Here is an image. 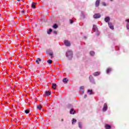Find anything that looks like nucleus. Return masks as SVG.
Wrapping results in <instances>:
<instances>
[{"label":"nucleus","instance_id":"nucleus-20","mask_svg":"<svg viewBox=\"0 0 129 129\" xmlns=\"http://www.w3.org/2000/svg\"><path fill=\"white\" fill-rule=\"evenodd\" d=\"M37 109H39V110H41V109H42V106H41V105H37Z\"/></svg>","mask_w":129,"mask_h":129},{"label":"nucleus","instance_id":"nucleus-37","mask_svg":"<svg viewBox=\"0 0 129 129\" xmlns=\"http://www.w3.org/2000/svg\"><path fill=\"white\" fill-rule=\"evenodd\" d=\"M81 88H83V87H81Z\"/></svg>","mask_w":129,"mask_h":129},{"label":"nucleus","instance_id":"nucleus-36","mask_svg":"<svg viewBox=\"0 0 129 129\" xmlns=\"http://www.w3.org/2000/svg\"><path fill=\"white\" fill-rule=\"evenodd\" d=\"M21 0H17V2H20Z\"/></svg>","mask_w":129,"mask_h":129},{"label":"nucleus","instance_id":"nucleus-2","mask_svg":"<svg viewBox=\"0 0 129 129\" xmlns=\"http://www.w3.org/2000/svg\"><path fill=\"white\" fill-rule=\"evenodd\" d=\"M101 17V15L99 13L95 14L93 16L94 19H99Z\"/></svg>","mask_w":129,"mask_h":129},{"label":"nucleus","instance_id":"nucleus-24","mask_svg":"<svg viewBox=\"0 0 129 129\" xmlns=\"http://www.w3.org/2000/svg\"><path fill=\"white\" fill-rule=\"evenodd\" d=\"M78 124H79V128H82V125L81 124V122H78Z\"/></svg>","mask_w":129,"mask_h":129},{"label":"nucleus","instance_id":"nucleus-19","mask_svg":"<svg viewBox=\"0 0 129 129\" xmlns=\"http://www.w3.org/2000/svg\"><path fill=\"white\" fill-rule=\"evenodd\" d=\"M89 79L91 82H93V77L92 76H90Z\"/></svg>","mask_w":129,"mask_h":129},{"label":"nucleus","instance_id":"nucleus-35","mask_svg":"<svg viewBox=\"0 0 129 129\" xmlns=\"http://www.w3.org/2000/svg\"><path fill=\"white\" fill-rule=\"evenodd\" d=\"M87 96L86 95H85V98Z\"/></svg>","mask_w":129,"mask_h":129},{"label":"nucleus","instance_id":"nucleus-7","mask_svg":"<svg viewBox=\"0 0 129 129\" xmlns=\"http://www.w3.org/2000/svg\"><path fill=\"white\" fill-rule=\"evenodd\" d=\"M41 61H42V59H41V58H37V60L35 61V63H36V64H38V65H39L40 62H41Z\"/></svg>","mask_w":129,"mask_h":129},{"label":"nucleus","instance_id":"nucleus-5","mask_svg":"<svg viewBox=\"0 0 129 129\" xmlns=\"http://www.w3.org/2000/svg\"><path fill=\"white\" fill-rule=\"evenodd\" d=\"M108 25L110 29H111V30H113V29H114V28L113 27V25H112V23L108 22Z\"/></svg>","mask_w":129,"mask_h":129},{"label":"nucleus","instance_id":"nucleus-28","mask_svg":"<svg viewBox=\"0 0 129 129\" xmlns=\"http://www.w3.org/2000/svg\"><path fill=\"white\" fill-rule=\"evenodd\" d=\"M25 113H26V114H28V113H30V110H25Z\"/></svg>","mask_w":129,"mask_h":129},{"label":"nucleus","instance_id":"nucleus-38","mask_svg":"<svg viewBox=\"0 0 129 129\" xmlns=\"http://www.w3.org/2000/svg\"><path fill=\"white\" fill-rule=\"evenodd\" d=\"M99 34H98V36H99Z\"/></svg>","mask_w":129,"mask_h":129},{"label":"nucleus","instance_id":"nucleus-17","mask_svg":"<svg viewBox=\"0 0 129 129\" xmlns=\"http://www.w3.org/2000/svg\"><path fill=\"white\" fill-rule=\"evenodd\" d=\"M45 94H46L47 96H49V95H51V92L46 91H45Z\"/></svg>","mask_w":129,"mask_h":129},{"label":"nucleus","instance_id":"nucleus-14","mask_svg":"<svg viewBox=\"0 0 129 129\" xmlns=\"http://www.w3.org/2000/svg\"><path fill=\"white\" fill-rule=\"evenodd\" d=\"M56 87H57V85L55 83H53L52 84V88H53V89H56Z\"/></svg>","mask_w":129,"mask_h":129},{"label":"nucleus","instance_id":"nucleus-30","mask_svg":"<svg viewBox=\"0 0 129 129\" xmlns=\"http://www.w3.org/2000/svg\"><path fill=\"white\" fill-rule=\"evenodd\" d=\"M21 13L22 14V15H24L25 14V10L22 11Z\"/></svg>","mask_w":129,"mask_h":129},{"label":"nucleus","instance_id":"nucleus-27","mask_svg":"<svg viewBox=\"0 0 129 129\" xmlns=\"http://www.w3.org/2000/svg\"><path fill=\"white\" fill-rule=\"evenodd\" d=\"M88 92L90 93L89 94L90 95H91V94H92V90H88Z\"/></svg>","mask_w":129,"mask_h":129},{"label":"nucleus","instance_id":"nucleus-32","mask_svg":"<svg viewBox=\"0 0 129 129\" xmlns=\"http://www.w3.org/2000/svg\"><path fill=\"white\" fill-rule=\"evenodd\" d=\"M70 24H73V21L72 20H70Z\"/></svg>","mask_w":129,"mask_h":129},{"label":"nucleus","instance_id":"nucleus-21","mask_svg":"<svg viewBox=\"0 0 129 129\" xmlns=\"http://www.w3.org/2000/svg\"><path fill=\"white\" fill-rule=\"evenodd\" d=\"M110 71H111V69L110 68H108L106 70V73L108 74L110 72Z\"/></svg>","mask_w":129,"mask_h":129},{"label":"nucleus","instance_id":"nucleus-11","mask_svg":"<svg viewBox=\"0 0 129 129\" xmlns=\"http://www.w3.org/2000/svg\"><path fill=\"white\" fill-rule=\"evenodd\" d=\"M105 127L106 129H110V128H111V126H110V125H108V124H106L105 125Z\"/></svg>","mask_w":129,"mask_h":129},{"label":"nucleus","instance_id":"nucleus-16","mask_svg":"<svg viewBox=\"0 0 129 129\" xmlns=\"http://www.w3.org/2000/svg\"><path fill=\"white\" fill-rule=\"evenodd\" d=\"M126 22H127L126 28H127V30H129V19L126 20Z\"/></svg>","mask_w":129,"mask_h":129},{"label":"nucleus","instance_id":"nucleus-25","mask_svg":"<svg viewBox=\"0 0 129 129\" xmlns=\"http://www.w3.org/2000/svg\"><path fill=\"white\" fill-rule=\"evenodd\" d=\"M77 119H75L74 118L73 119V121H72V124H74V122H77Z\"/></svg>","mask_w":129,"mask_h":129},{"label":"nucleus","instance_id":"nucleus-3","mask_svg":"<svg viewBox=\"0 0 129 129\" xmlns=\"http://www.w3.org/2000/svg\"><path fill=\"white\" fill-rule=\"evenodd\" d=\"M64 45H66L67 47H70V46H71V43H70V41L68 40H64Z\"/></svg>","mask_w":129,"mask_h":129},{"label":"nucleus","instance_id":"nucleus-8","mask_svg":"<svg viewBox=\"0 0 129 129\" xmlns=\"http://www.w3.org/2000/svg\"><path fill=\"white\" fill-rule=\"evenodd\" d=\"M100 4V0H96L95 3V7H99V5Z\"/></svg>","mask_w":129,"mask_h":129},{"label":"nucleus","instance_id":"nucleus-39","mask_svg":"<svg viewBox=\"0 0 129 129\" xmlns=\"http://www.w3.org/2000/svg\"><path fill=\"white\" fill-rule=\"evenodd\" d=\"M111 1V2H112V0H110Z\"/></svg>","mask_w":129,"mask_h":129},{"label":"nucleus","instance_id":"nucleus-33","mask_svg":"<svg viewBox=\"0 0 129 129\" xmlns=\"http://www.w3.org/2000/svg\"><path fill=\"white\" fill-rule=\"evenodd\" d=\"M61 121H64V119H61Z\"/></svg>","mask_w":129,"mask_h":129},{"label":"nucleus","instance_id":"nucleus-15","mask_svg":"<svg viewBox=\"0 0 129 129\" xmlns=\"http://www.w3.org/2000/svg\"><path fill=\"white\" fill-rule=\"evenodd\" d=\"M70 113L71 114H74L75 113V111H74V109H72L70 111Z\"/></svg>","mask_w":129,"mask_h":129},{"label":"nucleus","instance_id":"nucleus-26","mask_svg":"<svg viewBox=\"0 0 129 129\" xmlns=\"http://www.w3.org/2000/svg\"><path fill=\"white\" fill-rule=\"evenodd\" d=\"M53 62V61L51 59H48L47 60V63H48V64H51V63Z\"/></svg>","mask_w":129,"mask_h":129},{"label":"nucleus","instance_id":"nucleus-34","mask_svg":"<svg viewBox=\"0 0 129 129\" xmlns=\"http://www.w3.org/2000/svg\"><path fill=\"white\" fill-rule=\"evenodd\" d=\"M53 33H55V34H56V33H57V32H56V31H54V32H53Z\"/></svg>","mask_w":129,"mask_h":129},{"label":"nucleus","instance_id":"nucleus-22","mask_svg":"<svg viewBox=\"0 0 129 129\" xmlns=\"http://www.w3.org/2000/svg\"><path fill=\"white\" fill-rule=\"evenodd\" d=\"M90 54L91 56H94L95 53L94 52V51H92L90 52Z\"/></svg>","mask_w":129,"mask_h":129},{"label":"nucleus","instance_id":"nucleus-13","mask_svg":"<svg viewBox=\"0 0 129 129\" xmlns=\"http://www.w3.org/2000/svg\"><path fill=\"white\" fill-rule=\"evenodd\" d=\"M37 3H33L31 5V7L33 9H36V5Z\"/></svg>","mask_w":129,"mask_h":129},{"label":"nucleus","instance_id":"nucleus-23","mask_svg":"<svg viewBox=\"0 0 129 129\" xmlns=\"http://www.w3.org/2000/svg\"><path fill=\"white\" fill-rule=\"evenodd\" d=\"M53 31V30H52L51 29H49V31H47V34L48 35H50V34H51V32H52Z\"/></svg>","mask_w":129,"mask_h":129},{"label":"nucleus","instance_id":"nucleus-6","mask_svg":"<svg viewBox=\"0 0 129 129\" xmlns=\"http://www.w3.org/2000/svg\"><path fill=\"white\" fill-rule=\"evenodd\" d=\"M93 31L94 32H98V29L97 28L96 25H93Z\"/></svg>","mask_w":129,"mask_h":129},{"label":"nucleus","instance_id":"nucleus-10","mask_svg":"<svg viewBox=\"0 0 129 129\" xmlns=\"http://www.w3.org/2000/svg\"><path fill=\"white\" fill-rule=\"evenodd\" d=\"M100 75V72H96L93 74L94 76H98V75Z\"/></svg>","mask_w":129,"mask_h":129},{"label":"nucleus","instance_id":"nucleus-18","mask_svg":"<svg viewBox=\"0 0 129 129\" xmlns=\"http://www.w3.org/2000/svg\"><path fill=\"white\" fill-rule=\"evenodd\" d=\"M52 28H53V29H57V28H58V25H57V24H54L53 25V26H52Z\"/></svg>","mask_w":129,"mask_h":129},{"label":"nucleus","instance_id":"nucleus-12","mask_svg":"<svg viewBox=\"0 0 129 129\" xmlns=\"http://www.w3.org/2000/svg\"><path fill=\"white\" fill-rule=\"evenodd\" d=\"M69 80L68 79H67V78H65L62 80V82H63V83H67V82H68Z\"/></svg>","mask_w":129,"mask_h":129},{"label":"nucleus","instance_id":"nucleus-1","mask_svg":"<svg viewBox=\"0 0 129 129\" xmlns=\"http://www.w3.org/2000/svg\"><path fill=\"white\" fill-rule=\"evenodd\" d=\"M73 56V52L71 50H68L66 53V57L68 58H72Z\"/></svg>","mask_w":129,"mask_h":129},{"label":"nucleus","instance_id":"nucleus-9","mask_svg":"<svg viewBox=\"0 0 129 129\" xmlns=\"http://www.w3.org/2000/svg\"><path fill=\"white\" fill-rule=\"evenodd\" d=\"M104 21L106 22V23H108V22L110 21V18L108 17H107L104 19Z\"/></svg>","mask_w":129,"mask_h":129},{"label":"nucleus","instance_id":"nucleus-29","mask_svg":"<svg viewBox=\"0 0 129 129\" xmlns=\"http://www.w3.org/2000/svg\"><path fill=\"white\" fill-rule=\"evenodd\" d=\"M102 5L104 7H106V4L105 3V2H102Z\"/></svg>","mask_w":129,"mask_h":129},{"label":"nucleus","instance_id":"nucleus-31","mask_svg":"<svg viewBox=\"0 0 129 129\" xmlns=\"http://www.w3.org/2000/svg\"><path fill=\"white\" fill-rule=\"evenodd\" d=\"M49 55L50 56H53V52H50V53H49Z\"/></svg>","mask_w":129,"mask_h":129},{"label":"nucleus","instance_id":"nucleus-4","mask_svg":"<svg viewBox=\"0 0 129 129\" xmlns=\"http://www.w3.org/2000/svg\"><path fill=\"white\" fill-rule=\"evenodd\" d=\"M107 110V104L105 103L103 108V111H106Z\"/></svg>","mask_w":129,"mask_h":129}]
</instances>
